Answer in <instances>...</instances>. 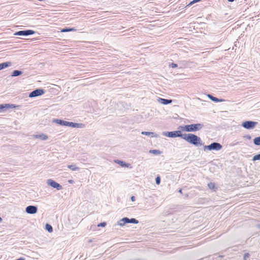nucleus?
<instances>
[{"label": "nucleus", "instance_id": "nucleus-11", "mask_svg": "<svg viewBox=\"0 0 260 260\" xmlns=\"http://www.w3.org/2000/svg\"><path fill=\"white\" fill-rule=\"evenodd\" d=\"M34 138L35 139H39L41 140H46L48 139L47 136L44 134L34 135Z\"/></svg>", "mask_w": 260, "mask_h": 260}, {"label": "nucleus", "instance_id": "nucleus-10", "mask_svg": "<svg viewBox=\"0 0 260 260\" xmlns=\"http://www.w3.org/2000/svg\"><path fill=\"white\" fill-rule=\"evenodd\" d=\"M44 93V91L42 89H37L29 94V97H35L39 95H41Z\"/></svg>", "mask_w": 260, "mask_h": 260}, {"label": "nucleus", "instance_id": "nucleus-36", "mask_svg": "<svg viewBox=\"0 0 260 260\" xmlns=\"http://www.w3.org/2000/svg\"><path fill=\"white\" fill-rule=\"evenodd\" d=\"M152 151H153V152L154 153H155L156 152V150H153Z\"/></svg>", "mask_w": 260, "mask_h": 260}, {"label": "nucleus", "instance_id": "nucleus-7", "mask_svg": "<svg viewBox=\"0 0 260 260\" xmlns=\"http://www.w3.org/2000/svg\"><path fill=\"white\" fill-rule=\"evenodd\" d=\"M35 33V31L32 30H21L16 32L15 35L17 36H28L32 35Z\"/></svg>", "mask_w": 260, "mask_h": 260}, {"label": "nucleus", "instance_id": "nucleus-21", "mask_svg": "<svg viewBox=\"0 0 260 260\" xmlns=\"http://www.w3.org/2000/svg\"><path fill=\"white\" fill-rule=\"evenodd\" d=\"M252 160L255 161L257 160H260V154L254 155L253 157Z\"/></svg>", "mask_w": 260, "mask_h": 260}, {"label": "nucleus", "instance_id": "nucleus-27", "mask_svg": "<svg viewBox=\"0 0 260 260\" xmlns=\"http://www.w3.org/2000/svg\"><path fill=\"white\" fill-rule=\"evenodd\" d=\"M249 256V254L248 253H246L244 255V258H246V257H248Z\"/></svg>", "mask_w": 260, "mask_h": 260}, {"label": "nucleus", "instance_id": "nucleus-5", "mask_svg": "<svg viewBox=\"0 0 260 260\" xmlns=\"http://www.w3.org/2000/svg\"><path fill=\"white\" fill-rule=\"evenodd\" d=\"M127 223H138V221L135 218L129 219L128 218L125 217L120 220L119 225L122 226Z\"/></svg>", "mask_w": 260, "mask_h": 260}, {"label": "nucleus", "instance_id": "nucleus-9", "mask_svg": "<svg viewBox=\"0 0 260 260\" xmlns=\"http://www.w3.org/2000/svg\"><path fill=\"white\" fill-rule=\"evenodd\" d=\"M37 207L34 206H28L26 208L25 211L28 214H35L37 212Z\"/></svg>", "mask_w": 260, "mask_h": 260}, {"label": "nucleus", "instance_id": "nucleus-25", "mask_svg": "<svg viewBox=\"0 0 260 260\" xmlns=\"http://www.w3.org/2000/svg\"><path fill=\"white\" fill-rule=\"evenodd\" d=\"M106 225V223L104 222H102V223H101L100 224H99L98 225V226H105Z\"/></svg>", "mask_w": 260, "mask_h": 260}, {"label": "nucleus", "instance_id": "nucleus-3", "mask_svg": "<svg viewBox=\"0 0 260 260\" xmlns=\"http://www.w3.org/2000/svg\"><path fill=\"white\" fill-rule=\"evenodd\" d=\"M222 148V146L218 143H213L209 145L205 146L204 147V149H207L208 150H219L221 149Z\"/></svg>", "mask_w": 260, "mask_h": 260}, {"label": "nucleus", "instance_id": "nucleus-19", "mask_svg": "<svg viewBox=\"0 0 260 260\" xmlns=\"http://www.w3.org/2000/svg\"><path fill=\"white\" fill-rule=\"evenodd\" d=\"M75 29L74 28H63L61 30V32H68V31H75Z\"/></svg>", "mask_w": 260, "mask_h": 260}, {"label": "nucleus", "instance_id": "nucleus-35", "mask_svg": "<svg viewBox=\"0 0 260 260\" xmlns=\"http://www.w3.org/2000/svg\"><path fill=\"white\" fill-rule=\"evenodd\" d=\"M230 2H233L234 0H228Z\"/></svg>", "mask_w": 260, "mask_h": 260}, {"label": "nucleus", "instance_id": "nucleus-33", "mask_svg": "<svg viewBox=\"0 0 260 260\" xmlns=\"http://www.w3.org/2000/svg\"><path fill=\"white\" fill-rule=\"evenodd\" d=\"M4 107H4L3 105H0V109H3Z\"/></svg>", "mask_w": 260, "mask_h": 260}, {"label": "nucleus", "instance_id": "nucleus-13", "mask_svg": "<svg viewBox=\"0 0 260 260\" xmlns=\"http://www.w3.org/2000/svg\"><path fill=\"white\" fill-rule=\"evenodd\" d=\"M208 97L212 101H214L215 102H221L222 101V100H220V99H218L215 97H214L212 95H211V94H208Z\"/></svg>", "mask_w": 260, "mask_h": 260}, {"label": "nucleus", "instance_id": "nucleus-23", "mask_svg": "<svg viewBox=\"0 0 260 260\" xmlns=\"http://www.w3.org/2000/svg\"><path fill=\"white\" fill-rule=\"evenodd\" d=\"M156 183L157 184H159L160 183V177L159 176H158L156 178Z\"/></svg>", "mask_w": 260, "mask_h": 260}, {"label": "nucleus", "instance_id": "nucleus-16", "mask_svg": "<svg viewBox=\"0 0 260 260\" xmlns=\"http://www.w3.org/2000/svg\"><path fill=\"white\" fill-rule=\"evenodd\" d=\"M68 167L72 171H76L79 169V168L77 167L75 165H69Z\"/></svg>", "mask_w": 260, "mask_h": 260}, {"label": "nucleus", "instance_id": "nucleus-18", "mask_svg": "<svg viewBox=\"0 0 260 260\" xmlns=\"http://www.w3.org/2000/svg\"><path fill=\"white\" fill-rule=\"evenodd\" d=\"M56 122L57 123L59 124L60 125H66V121L61 120L60 119H57L56 120Z\"/></svg>", "mask_w": 260, "mask_h": 260}, {"label": "nucleus", "instance_id": "nucleus-30", "mask_svg": "<svg viewBox=\"0 0 260 260\" xmlns=\"http://www.w3.org/2000/svg\"><path fill=\"white\" fill-rule=\"evenodd\" d=\"M70 122H71L67 121V122H66V126H70Z\"/></svg>", "mask_w": 260, "mask_h": 260}, {"label": "nucleus", "instance_id": "nucleus-17", "mask_svg": "<svg viewBox=\"0 0 260 260\" xmlns=\"http://www.w3.org/2000/svg\"><path fill=\"white\" fill-rule=\"evenodd\" d=\"M21 74V72L18 71V70H15L13 71L12 76H17Z\"/></svg>", "mask_w": 260, "mask_h": 260}, {"label": "nucleus", "instance_id": "nucleus-34", "mask_svg": "<svg viewBox=\"0 0 260 260\" xmlns=\"http://www.w3.org/2000/svg\"><path fill=\"white\" fill-rule=\"evenodd\" d=\"M69 182L71 183H72V182H73V180H69Z\"/></svg>", "mask_w": 260, "mask_h": 260}, {"label": "nucleus", "instance_id": "nucleus-6", "mask_svg": "<svg viewBox=\"0 0 260 260\" xmlns=\"http://www.w3.org/2000/svg\"><path fill=\"white\" fill-rule=\"evenodd\" d=\"M256 124V122L246 121L242 123V126L245 128L250 129L253 128Z\"/></svg>", "mask_w": 260, "mask_h": 260}, {"label": "nucleus", "instance_id": "nucleus-22", "mask_svg": "<svg viewBox=\"0 0 260 260\" xmlns=\"http://www.w3.org/2000/svg\"><path fill=\"white\" fill-rule=\"evenodd\" d=\"M79 124L71 122L69 126L75 127H78Z\"/></svg>", "mask_w": 260, "mask_h": 260}, {"label": "nucleus", "instance_id": "nucleus-31", "mask_svg": "<svg viewBox=\"0 0 260 260\" xmlns=\"http://www.w3.org/2000/svg\"><path fill=\"white\" fill-rule=\"evenodd\" d=\"M46 228H52V226L50 225L47 224L46 225Z\"/></svg>", "mask_w": 260, "mask_h": 260}, {"label": "nucleus", "instance_id": "nucleus-4", "mask_svg": "<svg viewBox=\"0 0 260 260\" xmlns=\"http://www.w3.org/2000/svg\"><path fill=\"white\" fill-rule=\"evenodd\" d=\"M166 135L169 137H181L183 139V136L184 135L181 134V131H176L174 132H168L167 134H166Z\"/></svg>", "mask_w": 260, "mask_h": 260}, {"label": "nucleus", "instance_id": "nucleus-20", "mask_svg": "<svg viewBox=\"0 0 260 260\" xmlns=\"http://www.w3.org/2000/svg\"><path fill=\"white\" fill-rule=\"evenodd\" d=\"M254 144L256 145H260V137H256L254 139Z\"/></svg>", "mask_w": 260, "mask_h": 260}, {"label": "nucleus", "instance_id": "nucleus-8", "mask_svg": "<svg viewBox=\"0 0 260 260\" xmlns=\"http://www.w3.org/2000/svg\"><path fill=\"white\" fill-rule=\"evenodd\" d=\"M47 183L52 187L56 188L58 190H60L62 188L61 186L59 184L51 179L48 180Z\"/></svg>", "mask_w": 260, "mask_h": 260}, {"label": "nucleus", "instance_id": "nucleus-24", "mask_svg": "<svg viewBox=\"0 0 260 260\" xmlns=\"http://www.w3.org/2000/svg\"><path fill=\"white\" fill-rule=\"evenodd\" d=\"M142 134L143 135H147V136H149L150 135V134H153L152 133H151V132H143L142 133Z\"/></svg>", "mask_w": 260, "mask_h": 260}, {"label": "nucleus", "instance_id": "nucleus-12", "mask_svg": "<svg viewBox=\"0 0 260 260\" xmlns=\"http://www.w3.org/2000/svg\"><path fill=\"white\" fill-rule=\"evenodd\" d=\"M11 63L10 62H6L2 63H0V70L10 66Z\"/></svg>", "mask_w": 260, "mask_h": 260}, {"label": "nucleus", "instance_id": "nucleus-32", "mask_svg": "<svg viewBox=\"0 0 260 260\" xmlns=\"http://www.w3.org/2000/svg\"><path fill=\"white\" fill-rule=\"evenodd\" d=\"M16 260H25V259L24 258H23V257H20V258H19L18 259H17Z\"/></svg>", "mask_w": 260, "mask_h": 260}, {"label": "nucleus", "instance_id": "nucleus-29", "mask_svg": "<svg viewBox=\"0 0 260 260\" xmlns=\"http://www.w3.org/2000/svg\"><path fill=\"white\" fill-rule=\"evenodd\" d=\"M131 200L132 201H135V197L134 196H132L131 197Z\"/></svg>", "mask_w": 260, "mask_h": 260}, {"label": "nucleus", "instance_id": "nucleus-15", "mask_svg": "<svg viewBox=\"0 0 260 260\" xmlns=\"http://www.w3.org/2000/svg\"><path fill=\"white\" fill-rule=\"evenodd\" d=\"M160 100L161 101V103L164 105H167L172 103V100H167L164 99H160Z\"/></svg>", "mask_w": 260, "mask_h": 260}, {"label": "nucleus", "instance_id": "nucleus-2", "mask_svg": "<svg viewBox=\"0 0 260 260\" xmlns=\"http://www.w3.org/2000/svg\"><path fill=\"white\" fill-rule=\"evenodd\" d=\"M202 125L201 124H192L189 125H185L184 126H180L179 128L182 131L186 132H195L201 128Z\"/></svg>", "mask_w": 260, "mask_h": 260}, {"label": "nucleus", "instance_id": "nucleus-28", "mask_svg": "<svg viewBox=\"0 0 260 260\" xmlns=\"http://www.w3.org/2000/svg\"><path fill=\"white\" fill-rule=\"evenodd\" d=\"M172 67L173 68H176V67H177V65L176 64L173 63V64H172Z\"/></svg>", "mask_w": 260, "mask_h": 260}, {"label": "nucleus", "instance_id": "nucleus-37", "mask_svg": "<svg viewBox=\"0 0 260 260\" xmlns=\"http://www.w3.org/2000/svg\"><path fill=\"white\" fill-rule=\"evenodd\" d=\"M2 221V218H1V217H0V221Z\"/></svg>", "mask_w": 260, "mask_h": 260}, {"label": "nucleus", "instance_id": "nucleus-14", "mask_svg": "<svg viewBox=\"0 0 260 260\" xmlns=\"http://www.w3.org/2000/svg\"><path fill=\"white\" fill-rule=\"evenodd\" d=\"M208 186L210 189L213 190H215L217 188L216 184L213 182H210V183H208Z\"/></svg>", "mask_w": 260, "mask_h": 260}, {"label": "nucleus", "instance_id": "nucleus-1", "mask_svg": "<svg viewBox=\"0 0 260 260\" xmlns=\"http://www.w3.org/2000/svg\"><path fill=\"white\" fill-rule=\"evenodd\" d=\"M183 137V139L185 140L188 143L195 145L200 144L201 141V140L199 137L192 134H184Z\"/></svg>", "mask_w": 260, "mask_h": 260}, {"label": "nucleus", "instance_id": "nucleus-26", "mask_svg": "<svg viewBox=\"0 0 260 260\" xmlns=\"http://www.w3.org/2000/svg\"><path fill=\"white\" fill-rule=\"evenodd\" d=\"M47 230H48V231L49 232V233H51L53 231V229H47Z\"/></svg>", "mask_w": 260, "mask_h": 260}]
</instances>
